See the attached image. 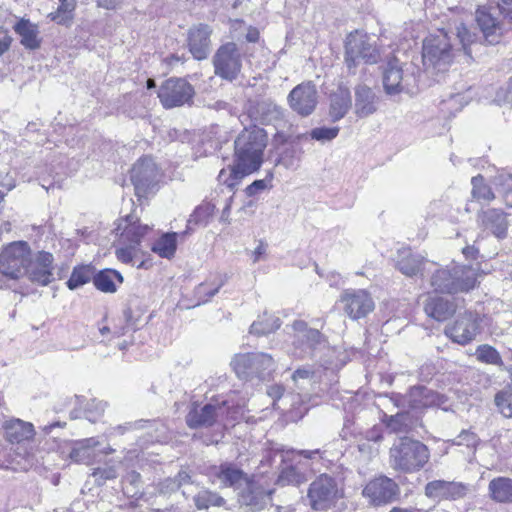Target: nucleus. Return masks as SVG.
<instances>
[{"label": "nucleus", "instance_id": "f257e3e1", "mask_svg": "<svg viewBox=\"0 0 512 512\" xmlns=\"http://www.w3.org/2000/svg\"><path fill=\"white\" fill-rule=\"evenodd\" d=\"M267 145V135L264 129L254 125L245 128L235 140V160L231 167L230 189L247 175L260 169L263 163V153Z\"/></svg>", "mask_w": 512, "mask_h": 512}, {"label": "nucleus", "instance_id": "f03ea898", "mask_svg": "<svg viewBox=\"0 0 512 512\" xmlns=\"http://www.w3.org/2000/svg\"><path fill=\"white\" fill-rule=\"evenodd\" d=\"M429 459V448L421 441L408 436L396 439L389 449V465L396 472H418L425 467Z\"/></svg>", "mask_w": 512, "mask_h": 512}, {"label": "nucleus", "instance_id": "7ed1b4c3", "mask_svg": "<svg viewBox=\"0 0 512 512\" xmlns=\"http://www.w3.org/2000/svg\"><path fill=\"white\" fill-rule=\"evenodd\" d=\"M475 16L484 40L490 45L497 44L512 29V0H498L496 5L480 6Z\"/></svg>", "mask_w": 512, "mask_h": 512}, {"label": "nucleus", "instance_id": "20e7f679", "mask_svg": "<svg viewBox=\"0 0 512 512\" xmlns=\"http://www.w3.org/2000/svg\"><path fill=\"white\" fill-rule=\"evenodd\" d=\"M226 486L234 487L241 505L251 508L253 511L262 510L271 502L273 490H265L254 479H251L243 471L226 467Z\"/></svg>", "mask_w": 512, "mask_h": 512}, {"label": "nucleus", "instance_id": "39448f33", "mask_svg": "<svg viewBox=\"0 0 512 512\" xmlns=\"http://www.w3.org/2000/svg\"><path fill=\"white\" fill-rule=\"evenodd\" d=\"M476 280L477 274L473 267L453 265L451 268L435 270L430 285L435 292L454 294L471 290Z\"/></svg>", "mask_w": 512, "mask_h": 512}, {"label": "nucleus", "instance_id": "423d86ee", "mask_svg": "<svg viewBox=\"0 0 512 512\" xmlns=\"http://www.w3.org/2000/svg\"><path fill=\"white\" fill-rule=\"evenodd\" d=\"M344 497L342 482L327 473L317 476L309 485L307 499L314 511L325 512L336 507Z\"/></svg>", "mask_w": 512, "mask_h": 512}, {"label": "nucleus", "instance_id": "0eeeda50", "mask_svg": "<svg viewBox=\"0 0 512 512\" xmlns=\"http://www.w3.org/2000/svg\"><path fill=\"white\" fill-rule=\"evenodd\" d=\"M380 60V52L373 37L361 31L351 32L345 41L344 61L351 73L363 61L366 64H375Z\"/></svg>", "mask_w": 512, "mask_h": 512}, {"label": "nucleus", "instance_id": "6e6552de", "mask_svg": "<svg viewBox=\"0 0 512 512\" xmlns=\"http://www.w3.org/2000/svg\"><path fill=\"white\" fill-rule=\"evenodd\" d=\"M454 57L453 44L444 30L431 34L423 41L422 59L426 68L444 71Z\"/></svg>", "mask_w": 512, "mask_h": 512}, {"label": "nucleus", "instance_id": "1a4fd4ad", "mask_svg": "<svg viewBox=\"0 0 512 512\" xmlns=\"http://www.w3.org/2000/svg\"><path fill=\"white\" fill-rule=\"evenodd\" d=\"M30 254V246L25 241L8 244L0 253V278L17 280L24 276Z\"/></svg>", "mask_w": 512, "mask_h": 512}, {"label": "nucleus", "instance_id": "9d476101", "mask_svg": "<svg viewBox=\"0 0 512 512\" xmlns=\"http://www.w3.org/2000/svg\"><path fill=\"white\" fill-rule=\"evenodd\" d=\"M161 175L156 163L150 157L138 160L131 170V181L138 197H145L157 190Z\"/></svg>", "mask_w": 512, "mask_h": 512}, {"label": "nucleus", "instance_id": "9b49d317", "mask_svg": "<svg viewBox=\"0 0 512 512\" xmlns=\"http://www.w3.org/2000/svg\"><path fill=\"white\" fill-rule=\"evenodd\" d=\"M193 86L182 78H169L162 83L158 91L161 104L166 109L189 104L194 96Z\"/></svg>", "mask_w": 512, "mask_h": 512}, {"label": "nucleus", "instance_id": "f8f14e48", "mask_svg": "<svg viewBox=\"0 0 512 512\" xmlns=\"http://www.w3.org/2000/svg\"><path fill=\"white\" fill-rule=\"evenodd\" d=\"M399 494L398 484L387 476L370 480L362 491V495L374 506L391 503L398 498Z\"/></svg>", "mask_w": 512, "mask_h": 512}, {"label": "nucleus", "instance_id": "ddd939ff", "mask_svg": "<svg viewBox=\"0 0 512 512\" xmlns=\"http://www.w3.org/2000/svg\"><path fill=\"white\" fill-rule=\"evenodd\" d=\"M54 257L46 251H39L29 256L24 275L34 284L47 286L54 280Z\"/></svg>", "mask_w": 512, "mask_h": 512}, {"label": "nucleus", "instance_id": "4468645a", "mask_svg": "<svg viewBox=\"0 0 512 512\" xmlns=\"http://www.w3.org/2000/svg\"><path fill=\"white\" fill-rule=\"evenodd\" d=\"M343 310L347 316L357 320L367 316L374 309L371 295L364 289H347L340 297Z\"/></svg>", "mask_w": 512, "mask_h": 512}, {"label": "nucleus", "instance_id": "2eb2a0df", "mask_svg": "<svg viewBox=\"0 0 512 512\" xmlns=\"http://www.w3.org/2000/svg\"><path fill=\"white\" fill-rule=\"evenodd\" d=\"M291 109L301 116H309L318 103V92L312 82H303L294 87L288 95Z\"/></svg>", "mask_w": 512, "mask_h": 512}, {"label": "nucleus", "instance_id": "dca6fc26", "mask_svg": "<svg viewBox=\"0 0 512 512\" xmlns=\"http://www.w3.org/2000/svg\"><path fill=\"white\" fill-rule=\"evenodd\" d=\"M479 333V318L473 312H465L455 323L446 327L445 334L461 345L468 344Z\"/></svg>", "mask_w": 512, "mask_h": 512}, {"label": "nucleus", "instance_id": "f3484780", "mask_svg": "<svg viewBox=\"0 0 512 512\" xmlns=\"http://www.w3.org/2000/svg\"><path fill=\"white\" fill-rule=\"evenodd\" d=\"M99 446L100 442L95 437L77 441L72 447L69 457L75 463L92 465L99 461L98 457L101 454L108 455L114 452L110 446L103 449H100Z\"/></svg>", "mask_w": 512, "mask_h": 512}, {"label": "nucleus", "instance_id": "a211bd4d", "mask_svg": "<svg viewBox=\"0 0 512 512\" xmlns=\"http://www.w3.org/2000/svg\"><path fill=\"white\" fill-rule=\"evenodd\" d=\"M467 485L461 482L434 480L425 486V495L439 500H457L466 496Z\"/></svg>", "mask_w": 512, "mask_h": 512}, {"label": "nucleus", "instance_id": "6ab92c4d", "mask_svg": "<svg viewBox=\"0 0 512 512\" xmlns=\"http://www.w3.org/2000/svg\"><path fill=\"white\" fill-rule=\"evenodd\" d=\"M411 85L408 75L404 73L401 63L397 59L390 60L383 72V86L388 95H396L408 90Z\"/></svg>", "mask_w": 512, "mask_h": 512}, {"label": "nucleus", "instance_id": "aec40b11", "mask_svg": "<svg viewBox=\"0 0 512 512\" xmlns=\"http://www.w3.org/2000/svg\"><path fill=\"white\" fill-rule=\"evenodd\" d=\"M118 230H122L121 240L123 243L135 244L140 247L144 236L151 230L147 224H141L139 218L131 213L121 219Z\"/></svg>", "mask_w": 512, "mask_h": 512}, {"label": "nucleus", "instance_id": "412c9836", "mask_svg": "<svg viewBox=\"0 0 512 512\" xmlns=\"http://www.w3.org/2000/svg\"><path fill=\"white\" fill-rule=\"evenodd\" d=\"M211 30L207 25L199 24L189 29L188 46L196 60L205 59L210 52Z\"/></svg>", "mask_w": 512, "mask_h": 512}, {"label": "nucleus", "instance_id": "4be33fe9", "mask_svg": "<svg viewBox=\"0 0 512 512\" xmlns=\"http://www.w3.org/2000/svg\"><path fill=\"white\" fill-rule=\"evenodd\" d=\"M354 112L359 118H366L378 109V97L375 92L365 84L355 87Z\"/></svg>", "mask_w": 512, "mask_h": 512}, {"label": "nucleus", "instance_id": "5701e85b", "mask_svg": "<svg viewBox=\"0 0 512 512\" xmlns=\"http://www.w3.org/2000/svg\"><path fill=\"white\" fill-rule=\"evenodd\" d=\"M405 400L412 409H422L426 407L440 406L443 403V397L431 389L424 386H415L405 396Z\"/></svg>", "mask_w": 512, "mask_h": 512}, {"label": "nucleus", "instance_id": "b1692460", "mask_svg": "<svg viewBox=\"0 0 512 512\" xmlns=\"http://www.w3.org/2000/svg\"><path fill=\"white\" fill-rule=\"evenodd\" d=\"M482 226L491 231L497 238H505L507 235L508 221L506 214L496 208L482 211L478 216Z\"/></svg>", "mask_w": 512, "mask_h": 512}, {"label": "nucleus", "instance_id": "393cba45", "mask_svg": "<svg viewBox=\"0 0 512 512\" xmlns=\"http://www.w3.org/2000/svg\"><path fill=\"white\" fill-rule=\"evenodd\" d=\"M352 106L348 87L340 84L330 95L329 116L333 122L341 120Z\"/></svg>", "mask_w": 512, "mask_h": 512}, {"label": "nucleus", "instance_id": "a878e982", "mask_svg": "<svg viewBox=\"0 0 512 512\" xmlns=\"http://www.w3.org/2000/svg\"><path fill=\"white\" fill-rule=\"evenodd\" d=\"M249 115L261 124H270L282 119L283 110L270 99L258 101L249 110Z\"/></svg>", "mask_w": 512, "mask_h": 512}, {"label": "nucleus", "instance_id": "bb28decb", "mask_svg": "<svg viewBox=\"0 0 512 512\" xmlns=\"http://www.w3.org/2000/svg\"><path fill=\"white\" fill-rule=\"evenodd\" d=\"M148 427L151 432H149V435L151 437L152 441L155 442H163L168 439L166 432L167 428L164 424L157 422V421H145V420H139L135 422H128L124 425H118L112 429L111 434H124L126 431L130 430H136V429H142Z\"/></svg>", "mask_w": 512, "mask_h": 512}, {"label": "nucleus", "instance_id": "cd10ccee", "mask_svg": "<svg viewBox=\"0 0 512 512\" xmlns=\"http://www.w3.org/2000/svg\"><path fill=\"white\" fill-rule=\"evenodd\" d=\"M424 311L429 317L437 321H444L456 312V305L453 301L445 298L430 296L425 302Z\"/></svg>", "mask_w": 512, "mask_h": 512}, {"label": "nucleus", "instance_id": "c85d7f7f", "mask_svg": "<svg viewBox=\"0 0 512 512\" xmlns=\"http://www.w3.org/2000/svg\"><path fill=\"white\" fill-rule=\"evenodd\" d=\"M5 439L14 444L29 440L34 436L33 425L20 419H12L4 424Z\"/></svg>", "mask_w": 512, "mask_h": 512}, {"label": "nucleus", "instance_id": "c756f323", "mask_svg": "<svg viewBox=\"0 0 512 512\" xmlns=\"http://www.w3.org/2000/svg\"><path fill=\"white\" fill-rule=\"evenodd\" d=\"M488 495L496 503L512 504V478H493L488 484Z\"/></svg>", "mask_w": 512, "mask_h": 512}, {"label": "nucleus", "instance_id": "7c9ffc66", "mask_svg": "<svg viewBox=\"0 0 512 512\" xmlns=\"http://www.w3.org/2000/svg\"><path fill=\"white\" fill-rule=\"evenodd\" d=\"M215 418L216 408L214 405L194 406L186 416V423L190 428H199L212 425Z\"/></svg>", "mask_w": 512, "mask_h": 512}, {"label": "nucleus", "instance_id": "2f4dec72", "mask_svg": "<svg viewBox=\"0 0 512 512\" xmlns=\"http://www.w3.org/2000/svg\"><path fill=\"white\" fill-rule=\"evenodd\" d=\"M17 34L21 37V44L28 49L34 50L40 47L38 38V27L29 20L22 19L14 27Z\"/></svg>", "mask_w": 512, "mask_h": 512}, {"label": "nucleus", "instance_id": "473e14b6", "mask_svg": "<svg viewBox=\"0 0 512 512\" xmlns=\"http://www.w3.org/2000/svg\"><path fill=\"white\" fill-rule=\"evenodd\" d=\"M404 256L397 261L398 270L408 276L412 277L422 272L426 269V265L428 261H424L418 255H412L410 252H403Z\"/></svg>", "mask_w": 512, "mask_h": 512}, {"label": "nucleus", "instance_id": "72a5a7b5", "mask_svg": "<svg viewBox=\"0 0 512 512\" xmlns=\"http://www.w3.org/2000/svg\"><path fill=\"white\" fill-rule=\"evenodd\" d=\"M176 232L163 233L152 245L151 250L162 258L171 259L177 249Z\"/></svg>", "mask_w": 512, "mask_h": 512}, {"label": "nucleus", "instance_id": "f704fd0d", "mask_svg": "<svg viewBox=\"0 0 512 512\" xmlns=\"http://www.w3.org/2000/svg\"><path fill=\"white\" fill-rule=\"evenodd\" d=\"M303 149L298 142L289 143L279 155L277 164L282 165L286 169H295L299 166L303 156Z\"/></svg>", "mask_w": 512, "mask_h": 512}, {"label": "nucleus", "instance_id": "c9c22d12", "mask_svg": "<svg viewBox=\"0 0 512 512\" xmlns=\"http://www.w3.org/2000/svg\"><path fill=\"white\" fill-rule=\"evenodd\" d=\"M232 369L237 377L243 380H248L254 377L253 355L252 353L238 354L231 363Z\"/></svg>", "mask_w": 512, "mask_h": 512}, {"label": "nucleus", "instance_id": "e433bc0d", "mask_svg": "<svg viewBox=\"0 0 512 512\" xmlns=\"http://www.w3.org/2000/svg\"><path fill=\"white\" fill-rule=\"evenodd\" d=\"M281 326V321L278 317L274 315H270L264 313L262 316H259L256 321L252 323L250 326V333L260 336L272 333L279 329Z\"/></svg>", "mask_w": 512, "mask_h": 512}, {"label": "nucleus", "instance_id": "4c0bfd02", "mask_svg": "<svg viewBox=\"0 0 512 512\" xmlns=\"http://www.w3.org/2000/svg\"><path fill=\"white\" fill-rule=\"evenodd\" d=\"M121 462L116 460H109L103 466L96 467L92 470L91 476L94 478L96 485L101 486L107 480H112L118 476V468Z\"/></svg>", "mask_w": 512, "mask_h": 512}, {"label": "nucleus", "instance_id": "58836bf2", "mask_svg": "<svg viewBox=\"0 0 512 512\" xmlns=\"http://www.w3.org/2000/svg\"><path fill=\"white\" fill-rule=\"evenodd\" d=\"M383 429L381 426H374L365 433V440L359 444V451H368L371 456H376L379 453L380 443L383 441Z\"/></svg>", "mask_w": 512, "mask_h": 512}, {"label": "nucleus", "instance_id": "ea45409f", "mask_svg": "<svg viewBox=\"0 0 512 512\" xmlns=\"http://www.w3.org/2000/svg\"><path fill=\"white\" fill-rule=\"evenodd\" d=\"M254 376L265 379L275 369V362L271 355L266 353H252Z\"/></svg>", "mask_w": 512, "mask_h": 512}, {"label": "nucleus", "instance_id": "a19ab883", "mask_svg": "<svg viewBox=\"0 0 512 512\" xmlns=\"http://www.w3.org/2000/svg\"><path fill=\"white\" fill-rule=\"evenodd\" d=\"M305 474L294 465L283 467L277 478V484L281 486L292 485L299 486L306 482Z\"/></svg>", "mask_w": 512, "mask_h": 512}, {"label": "nucleus", "instance_id": "79ce46f5", "mask_svg": "<svg viewBox=\"0 0 512 512\" xmlns=\"http://www.w3.org/2000/svg\"><path fill=\"white\" fill-rule=\"evenodd\" d=\"M59 3L57 10L49 13L48 17L57 24L67 25L72 19L76 0H59Z\"/></svg>", "mask_w": 512, "mask_h": 512}, {"label": "nucleus", "instance_id": "37998d69", "mask_svg": "<svg viewBox=\"0 0 512 512\" xmlns=\"http://www.w3.org/2000/svg\"><path fill=\"white\" fill-rule=\"evenodd\" d=\"M292 379L299 389V394L304 393L308 386H313L317 383L318 376L316 372L309 368H299L292 374Z\"/></svg>", "mask_w": 512, "mask_h": 512}, {"label": "nucleus", "instance_id": "c03bdc74", "mask_svg": "<svg viewBox=\"0 0 512 512\" xmlns=\"http://www.w3.org/2000/svg\"><path fill=\"white\" fill-rule=\"evenodd\" d=\"M191 477L186 471H180L175 478H167L159 484L161 494H170L190 484Z\"/></svg>", "mask_w": 512, "mask_h": 512}, {"label": "nucleus", "instance_id": "a18cd8bd", "mask_svg": "<svg viewBox=\"0 0 512 512\" xmlns=\"http://www.w3.org/2000/svg\"><path fill=\"white\" fill-rule=\"evenodd\" d=\"M339 127H317L310 131L309 134H301L296 137L297 140L307 139L308 136L321 143L330 142L339 134Z\"/></svg>", "mask_w": 512, "mask_h": 512}, {"label": "nucleus", "instance_id": "49530a36", "mask_svg": "<svg viewBox=\"0 0 512 512\" xmlns=\"http://www.w3.org/2000/svg\"><path fill=\"white\" fill-rule=\"evenodd\" d=\"M215 205L211 202H205L199 205L188 220V227L191 224L206 225L209 219L214 215Z\"/></svg>", "mask_w": 512, "mask_h": 512}, {"label": "nucleus", "instance_id": "de8ad7c7", "mask_svg": "<svg viewBox=\"0 0 512 512\" xmlns=\"http://www.w3.org/2000/svg\"><path fill=\"white\" fill-rule=\"evenodd\" d=\"M471 184L473 198L485 202H490L495 198L491 188L484 183V178L481 175L473 177Z\"/></svg>", "mask_w": 512, "mask_h": 512}, {"label": "nucleus", "instance_id": "09e8293b", "mask_svg": "<svg viewBox=\"0 0 512 512\" xmlns=\"http://www.w3.org/2000/svg\"><path fill=\"white\" fill-rule=\"evenodd\" d=\"M93 283L102 292L114 293L116 291L112 269H105L97 273L93 277Z\"/></svg>", "mask_w": 512, "mask_h": 512}, {"label": "nucleus", "instance_id": "8fccbe9b", "mask_svg": "<svg viewBox=\"0 0 512 512\" xmlns=\"http://www.w3.org/2000/svg\"><path fill=\"white\" fill-rule=\"evenodd\" d=\"M91 276L92 272L89 266L76 267L66 282L67 287L70 290H75L88 283L91 279Z\"/></svg>", "mask_w": 512, "mask_h": 512}, {"label": "nucleus", "instance_id": "3c124183", "mask_svg": "<svg viewBox=\"0 0 512 512\" xmlns=\"http://www.w3.org/2000/svg\"><path fill=\"white\" fill-rule=\"evenodd\" d=\"M476 357L483 363L493 365L502 364V359L498 351L489 345H480L476 350Z\"/></svg>", "mask_w": 512, "mask_h": 512}, {"label": "nucleus", "instance_id": "603ef678", "mask_svg": "<svg viewBox=\"0 0 512 512\" xmlns=\"http://www.w3.org/2000/svg\"><path fill=\"white\" fill-rule=\"evenodd\" d=\"M495 404L500 413L507 418L512 417V389L502 390L495 396Z\"/></svg>", "mask_w": 512, "mask_h": 512}, {"label": "nucleus", "instance_id": "864d4df0", "mask_svg": "<svg viewBox=\"0 0 512 512\" xmlns=\"http://www.w3.org/2000/svg\"><path fill=\"white\" fill-rule=\"evenodd\" d=\"M194 502L198 509H205L209 506H220L222 498L211 491L202 490L194 497Z\"/></svg>", "mask_w": 512, "mask_h": 512}, {"label": "nucleus", "instance_id": "5fc2aeb1", "mask_svg": "<svg viewBox=\"0 0 512 512\" xmlns=\"http://www.w3.org/2000/svg\"><path fill=\"white\" fill-rule=\"evenodd\" d=\"M124 247L117 248L115 251V255L117 259L125 264L134 265V259L140 253V247L135 246V244L124 243Z\"/></svg>", "mask_w": 512, "mask_h": 512}, {"label": "nucleus", "instance_id": "6e6d98bb", "mask_svg": "<svg viewBox=\"0 0 512 512\" xmlns=\"http://www.w3.org/2000/svg\"><path fill=\"white\" fill-rule=\"evenodd\" d=\"M226 55L228 53H232L235 49L234 43H226L225 46ZM241 64L238 58L230 57L229 59L226 57V80L234 79L237 74L240 72Z\"/></svg>", "mask_w": 512, "mask_h": 512}, {"label": "nucleus", "instance_id": "4d7b16f0", "mask_svg": "<svg viewBox=\"0 0 512 512\" xmlns=\"http://www.w3.org/2000/svg\"><path fill=\"white\" fill-rule=\"evenodd\" d=\"M272 178L273 174L270 172L266 178L253 181L244 190L246 196L253 197L264 190L269 189L271 187Z\"/></svg>", "mask_w": 512, "mask_h": 512}, {"label": "nucleus", "instance_id": "13d9d810", "mask_svg": "<svg viewBox=\"0 0 512 512\" xmlns=\"http://www.w3.org/2000/svg\"><path fill=\"white\" fill-rule=\"evenodd\" d=\"M409 415L407 413H397L391 416L387 426L395 433H406L409 431V427L406 424Z\"/></svg>", "mask_w": 512, "mask_h": 512}, {"label": "nucleus", "instance_id": "bf43d9fd", "mask_svg": "<svg viewBox=\"0 0 512 512\" xmlns=\"http://www.w3.org/2000/svg\"><path fill=\"white\" fill-rule=\"evenodd\" d=\"M456 37L464 50L465 54L470 55L469 45L474 41V34H472L464 24H460L456 27Z\"/></svg>", "mask_w": 512, "mask_h": 512}, {"label": "nucleus", "instance_id": "052dcab7", "mask_svg": "<svg viewBox=\"0 0 512 512\" xmlns=\"http://www.w3.org/2000/svg\"><path fill=\"white\" fill-rule=\"evenodd\" d=\"M456 445H465L468 448H475L479 442L478 436L469 431L463 430L454 440Z\"/></svg>", "mask_w": 512, "mask_h": 512}, {"label": "nucleus", "instance_id": "680f3d73", "mask_svg": "<svg viewBox=\"0 0 512 512\" xmlns=\"http://www.w3.org/2000/svg\"><path fill=\"white\" fill-rule=\"evenodd\" d=\"M494 101L500 106H512V79L505 87H501L497 91Z\"/></svg>", "mask_w": 512, "mask_h": 512}, {"label": "nucleus", "instance_id": "e2e57ef3", "mask_svg": "<svg viewBox=\"0 0 512 512\" xmlns=\"http://www.w3.org/2000/svg\"><path fill=\"white\" fill-rule=\"evenodd\" d=\"M223 55H224V45H222L218 48L217 53L214 57V62H213L215 74L221 78H224V60L222 58Z\"/></svg>", "mask_w": 512, "mask_h": 512}, {"label": "nucleus", "instance_id": "0e129e2a", "mask_svg": "<svg viewBox=\"0 0 512 512\" xmlns=\"http://www.w3.org/2000/svg\"><path fill=\"white\" fill-rule=\"evenodd\" d=\"M92 407L98 412L99 415H101L106 408V403L103 401L93 400L92 403L89 404V409L86 412V418L91 422H95L96 419L90 416Z\"/></svg>", "mask_w": 512, "mask_h": 512}, {"label": "nucleus", "instance_id": "69168bd1", "mask_svg": "<svg viewBox=\"0 0 512 512\" xmlns=\"http://www.w3.org/2000/svg\"><path fill=\"white\" fill-rule=\"evenodd\" d=\"M220 287H221V283H219L215 288L208 290L207 284H200L196 289V294L199 296L205 294L209 298H211L219 291Z\"/></svg>", "mask_w": 512, "mask_h": 512}, {"label": "nucleus", "instance_id": "338daca9", "mask_svg": "<svg viewBox=\"0 0 512 512\" xmlns=\"http://www.w3.org/2000/svg\"><path fill=\"white\" fill-rule=\"evenodd\" d=\"M267 245L263 241H259L258 246L252 252V260L254 263L258 262L263 255H265Z\"/></svg>", "mask_w": 512, "mask_h": 512}, {"label": "nucleus", "instance_id": "774afa93", "mask_svg": "<svg viewBox=\"0 0 512 512\" xmlns=\"http://www.w3.org/2000/svg\"><path fill=\"white\" fill-rule=\"evenodd\" d=\"M284 393V389L280 385H272L267 389V394L269 397H271L274 401L278 400L282 397Z\"/></svg>", "mask_w": 512, "mask_h": 512}]
</instances>
